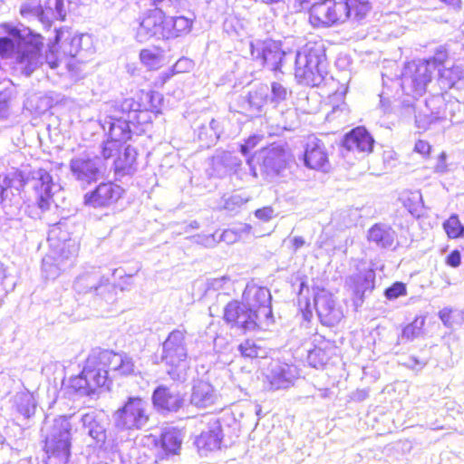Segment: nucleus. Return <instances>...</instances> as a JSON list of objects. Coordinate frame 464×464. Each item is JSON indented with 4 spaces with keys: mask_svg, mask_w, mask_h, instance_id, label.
<instances>
[{
    "mask_svg": "<svg viewBox=\"0 0 464 464\" xmlns=\"http://www.w3.org/2000/svg\"><path fill=\"white\" fill-rule=\"evenodd\" d=\"M134 368L132 359L127 354L103 350L92 352L89 355L82 372L89 386L92 388V394L95 395L99 389L109 388L111 382L109 378V372L129 375L134 372Z\"/></svg>",
    "mask_w": 464,
    "mask_h": 464,
    "instance_id": "1",
    "label": "nucleus"
},
{
    "mask_svg": "<svg viewBox=\"0 0 464 464\" xmlns=\"http://www.w3.org/2000/svg\"><path fill=\"white\" fill-rule=\"evenodd\" d=\"M235 234L238 237V240L250 235L252 227L248 224H238L232 227Z\"/></svg>",
    "mask_w": 464,
    "mask_h": 464,
    "instance_id": "59",
    "label": "nucleus"
},
{
    "mask_svg": "<svg viewBox=\"0 0 464 464\" xmlns=\"http://www.w3.org/2000/svg\"><path fill=\"white\" fill-rule=\"evenodd\" d=\"M448 59V53L445 49L442 47L439 48L434 56L428 60H422L423 63H429V70L431 73L434 72L435 70L439 71V68H443V66H446Z\"/></svg>",
    "mask_w": 464,
    "mask_h": 464,
    "instance_id": "45",
    "label": "nucleus"
},
{
    "mask_svg": "<svg viewBox=\"0 0 464 464\" xmlns=\"http://www.w3.org/2000/svg\"><path fill=\"white\" fill-rule=\"evenodd\" d=\"M447 154L442 151L438 158L437 163L434 166V172L438 174H443L448 171V165L446 163Z\"/></svg>",
    "mask_w": 464,
    "mask_h": 464,
    "instance_id": "57",
    "label": "nucleus"
},
{
    "mask_svg": "<svg viewBox=\"0 0 464 464\" xmlns=\"http://www.w3.org/2000/svg\"><path fill=\"white\" fill-rule=\"evenodd\" d=\"M238 351L245 358L264 357L266 351L253 340H246L238 345Z\"/></svg>",
    "mask_w": 464,
    "mask_h": 464,
    "instance_id": "43",
    "label": "nucleus"
},
{
    "mask_svg": "<svg viewBox=\"0 0 464 464\" xmlns=\"http://www.w3.org/2000/svg\"><path fill=\"white\" fill-rule=\"evenodd\" d=\"M230 282V278L228 276H221L213 278L209 281L208 285L215 291H219L225 289V285Z\"/></svg>",
    "mask_w": 464,
    "mask_h": 464,
    "instance_id": "56",
    "label": "nucleus"
},
{
    "mask_svg": "<svg viewBox=\"0 0 464 464\" xmlns=\"http://www.w3.org/2000/svg\"><path fill=\"white\" fill-rule=\"evenodd\" d=\"M334 0H324L321 2L314 3L313 6H310V22L314 26H329L340 20L336 13H334Z\"/></svg>",
    "mask_w": 464,
    "mask_h": 464,
    "instance_id": "30",
    "label": "nucleus"
},
{
    "mask_svg": "<svg viewBox=\"0 0 464 464\" xmlns=\"http://www.w3.org/2000/svg\"><path fill=\"white\" fill-rule=\"evenodd\" d=\"M55 41L60 44L64 56L78 58L84 62L90 54L93 53L92 38L89 34H74L68 28H55Z\"/></svg>",
    "mask_w": 464,
    "mask_h": 464,
    "instance_id": "10",
    "label": "nucleus"
},
{
    "mask_svg": "<svg viewBox=\"0 0 464 464\" xmlns=\"http://www.w3.org/2000/svg\"><path fill=\"white\" fill-rule=\"evenodd\" d=\"M244 200L239 195H232L225 200L224 208L233 211L237 207L243 205Z\"/></svg>",
    "mask_w": 464,
    "mask_h": 464,
    "instance_id": "55",
    "label": "nucleus"
},
{
    "mask_svg": "<svg viewBox=\"0 0 464 464\" xmlns=\"http://www.w3.org/2000/svg\"><path fill=\"white\" fill-rule=\"evenodd\" d=\"M284 116H285L286 120L285 121V124L283 128L285 130H291L294 128L295 125V119L296 118V112L295 110H287L285 112L283 113Z\"/></svg>",
    "mask_w": 464,
    "mask_h": 464,
    "instance_id": "62",
    "label": "nucleus"
},
{
    "mask_svg": "<svg viewBox=\"0 0 464 464\" xmlns=\"http://www.w3.org/2000/svg\"><path fill=\"white\" fill-rule=\"evenodd\" d=\"M223 434L222 428L218 419L212 418L208 423V427L196 439L195 444L200 454H207L220 449Z\"/></svg>",
    "mask_w": 464,
    "mask_h": 464,
    "instance_id": "26",
    "label": "nucleus"
},
{
    "mask_svg": "<svg viewBox=\"0 0 464 464\" xmlns=\"http://www.w3.org/2000/svg\"><path fill=\"white\" fill-rule=\"evenodd\" d=\"M194 238L197 243L204 245L207 247H213L217 243L214 234L208 236L197 235Z\"/></svg>",
    "mask_w": 464,
    "mask_h": 464,
    "instance_id": "60",
    "label": "nucleus"
},
{
    "mask_svg": "<svg viewBox=\"0 0 464 464\" xmlns=\"http://www.w3.org/2000/svg\"><path fill=\"white\" fill-rule=\"evenodd\" d=\"M344 11L348 9L347 13L351 12V18L354 21H362L366 17L372 9V5L367 0H346V6H341Z\"/></svg>",
    "mask_w": 464,
    "mask_h": 464,
    "instance_id": "39",
    "label": "nucleus"
},
{
    "mask_svg": "<svg viewBox=\"0 0 464 464\" xmlns=\"http://www.w3.org/2000/svg\"><path fill=\"white\" fill-rule=\"evenodd\" d=\"M307 359L309 363L314 368L323 366L326 361L324 352L320 348L310 351Z\"/></svg>",
    "mask_w": 464,
    "mask_h": 464,
    "instance_id": "52",
    "label": "nucleus"
},
{
    "mask_svg": "<svg viewBox=\"0 0 464 464\" xmlns=\"http://www.w3.org/2000/svg\"><path fill=\"white\" fill-rule=\"evenodd\" d=\"M42 47V37L39 34L29 38L19 36L15 40L0 37V54L4 56L13 53L14 70L25 76H30L44 63Z\"/></svg>",
    "mask_w": 464,
    "mask_h": 464,
    "instance_id": "3",
    "label": "nucleus"
},
{
    "mask_svg": "<svg viewBox=\"0 0 464 464\" xmlns=\"http://www.w3.org/2000/svg\"><path fill=\"white\" fill-rule=\"evenodd\" d=\"M406 295L407 287L402 282H395L384 291V296L390 301L405 296Z\"/></svg>",
    "mask_w": 464,
    "mask_h": 464,
    "instance_id": "49",
    "label": "nucleus"
},
{
    "mask_svg": "<svg viewBox=\"0 0 464 464\" xmlns=\"http://www.w3.org/2000/svg\"><path fill=\"white\" fill-rule=\"evenodd\" d=\"M397 234L391 226L377 223L367 233V239L380 248H390L393 246Z\"/></svg>",
    "mask_w": 464,
    "mask_h": 464,
    "instance_id": "33",
    "label": "nucleus"
},
{
    "mask_svg": "<svg viewBox=\"0 0 464 464\" xmlns=\"http://www.w3.org/2000/svg\"><path fill=\"white\" fill-rule=\"evenodd\" d=\"M121 147V145L120 143H117V141L111 140L110 139L104 141L102 145L101 151L103 158L102 161L109 160L118 154Z\"/></svg>",
    "mask_w": 464,
    "mask_h": 464,
    "instance_id": "51",
    "label": "nucleus"
},
{
    "mask_svg": "<svg viewBox=\"0 0 464 464\" xmlns=\"http://www.w3.org/2000/svg\"><path fill=\"white\" fill-rule=\"evenodd\" d=\"M20 12L23 16L35 18L45 28L51 26L53 19L64 20L66 16L63 0H47L44 8L36 2L25 3L21 6Z\"/></svg>",
    "mask_w": 464,
    "mask_h": 464,
    "instance_id": "15",
    "label": "nucleus"
},
{
    "mask_svg": "<svg viewBox=\"0 0 464 464\" xmlns=\"http://www.w3.org/2000/svg\"><path fill=\"white\" fill-rule=\"evenodd\" d=\"M123 189L113 182H102L83 197L84 205L97 208H107L116 203L122 196Z\"/></svg>",
    "mask_w": 464,
    "mask_h": 464,
    "instance_id": "18",
    "label": "nucleus"
},
{
    "mask_svg": "<svg viewBox=\"0 0 464 464\" xmlns=\"http://www.w3.org/2000/svg\"><path fill=\"white\" fill-rule=\"evenodd\" d=\"M291 93L282 83L274 82L271 84V102L274 103H280L285 101Z\"/></svg>",
    "mask_w": 464,
    "mask_h": 464,
    "instance_id": "48",
    "label": "nucleus"
},
{
    "mask_svg": "<svg viewBox=\"0 0 464 464\" xmlns=\"http://www.w3.org/2000/svg\"><path fill=\"white\" fill-rule=\"evenodd\" d=\"M193 65L192 60L182 57L173 65V71L175 73L189 72L193 68Z\"/></svg>",
    "mask_w": 464,
    "mask_h": 464,
    "instance_id": "53",
    "label": "nucleus"
},
{
    "mask_svg": "<svg viewBox=\"0 0 464 464\" xmlns=\"http://www.w3.org/2000/svg\"><path fill=\"white\" fill-rule=\"evenodd\" d=\"M295 75L298 82L315 87L328 75V63L322 41H309L295 55Z\"/></svg>",
    "mask_w": 464,
    "mask_h": 464,
    "instance_id": "2",
    "label": "nucleus"
},
{
    "mask_svg": "<svg viewBox=\"0 0 464 464\" xmlns=\"http://www.w3.org/2000/svg\"><path fill=\"white\" fill-rule=\"evenodd\" d=\"M314 306L321 323L326 326H334L343 316L342 309L328 293L317 294L314 296Z\"/></svg>",
    "mask_w": 464,
    "mask_h": 464,
    "instance_id": "24",
    "label": "nucleus"
},
{
    "mask_svg": "<svg viewBox=\"0 0 464 464\" xmlns=\"http://www.w3.org/2000/svg\"><path fill=\"white\" fill-rule=\"evenodd\" d=\"M152 402L158 411L176 412L183 406L184 398L179 392L160 385L152 393Z\"/></svg>",
    "mask_w": 464,
    "mask_h": 464,
    "instance_id": "25",
    "label": "nucleus"
},
{
    "mask_svg": "<svg viewBox=\"0 0 464 464\" xmlns=\"http://www.w3.org/2000/svg\"><path fill=\"white\" fill-rule=\"evenodd\" d=\"M213 162L215 166L221 164L226 169H232L233 167L239 165L240 160L229 152H223L221 155L215 157Z\"/></svg>",
    "mask_w": 464,
    "mask_h": 464,
    "instance_id": "50",
    "label": "nucleus"
},
{
    "mask_svg": "<svg viewBox=\"0 0 464 464\" xmlns=\"http://www.w3.org/2000/svg\"><path fill=\"white\" fill-rule=\"evenodd\" d=\"M443 227L451 238H457L464 235V226L460 223L457 215H451L443 223Z\"/></svg>",
    "mask_w": 464,
    "mask_h": 464,
    "instance_id": "44",
    "label": "nucleus"
},
{
    "mask_svg": "<svg viewBox=\"0 0 464 464\" xmlns=\"http://www.w3.org/2000/svg\"><path fill=\"white\" fill-rule=\"evenodd\" d=\"M304 163L309 169L327 171L330 163L325 145L322 140L314 136L308 137L304 148Z\"/></svg>",
    "mask_w": 464,
    "mask_h": 464,
    "instance_id": "23",
    "label": "nucleus"
},
{
    "mask_svg": "<svg viewBox=\"0 0 464 464\" xmlns=\"http://www.w3.org/2000/svg\"><path fill=\"white\" fill-rule=\"evenodd\" d=\"M439 79L448 88H451L462 78L463 71L460 66L450 65L439 68Z\"/></svg>",
    "mask_w": 464,
    "mask_h": 464,
    "instance_id": "40",
    "label": "nucleus"
},
{
    "mask_svg": "<svg viewBox=\"0 0 464 464\" xmlns=\"http://www.w3.org/2000/svg\"><path fill=\"white\" fill-rule=\"evenodd\" d=\"M221 127L218 121L212 119L208 123L202 124L198 130V138L206 146L214 145L219 139Z\"/></svg>",
    "mask_w": 464,
    "mask_h": 464,
    "instance_id": "35",
    "label": "nucleus"
},
{
    "mask_svg": "<svg viewBox=\"0 0 464 464\" xmlns=\"http://www.w3.org/2000/svg\"><path fill=\"white\" fill-rule=\"evenodd\" d=\"M461 262V255L459 250H453L448 255L446 264L451 267H458Z\"/></svg>",
    "mask_w": 464,
    "mask_h": 464,
    "instance_id": "61",
    "label": "nucleus"
},
{
    "mask_svg": "<svg viewBox=\"0 0 464 464\" xmlns=\"http://www.w3.org/2000/svg\"><path fill=\"white\" fill-rule=\"evenodd\" d=\"M140 59L141 63L150 70L157 69L160 66V55L151 50H141L140 53Z\"/></svg>",
    "mask_w": 464,
    "mask_h": 464,
    "instance_id": "46",
    "label": "nucleus"
},
{
    "mask_svg": "<svg viewBox=\"0 0 464 464\" xmlns=\"http://www.w3.org/2000/svg\"><path fill=\"white\" fill-rule=\"evenodd\" d=\"M296 369L293 365L282 362L272 363L266 380L270 389H286L293 384L295 378Z\"/></svg>",
    "mask_w": 464,
    "mask_h": 464,
    "instance_id": "29",
    "label": "nucleus"
},
{
    "mask_svg": "<svg viewBox=\"0 0 464 464\" xmlns=\"http://www.w3.org/2000/svg\"><path fill=\"white\" fill-rule=\"evenodd\" d=\"M430 145L425 140H418L415 143L414 150L423 156L429 155L430 151Z\"/></svg>",
    "mask_w": 464,
    "mask_h": 464,
    "instance_id": "64",
    "label": "nucleus"
},
{
    "mask_svg": "<svg viewBox=\"0 0 464 464\" xmlns=\"http://www.w3.org/2000/svg\"><path fill=\"white\" fill-rule=\"evenodd\" d=\"M78 247L74 243L63 242L52 249L42 261V274L45 279L54 280L62 272L75 264Z\"/></svg>",
    "mask_w": 464,
    "mask_h": 464,
    "instance_id": "6",
    "label": "nucleus"
},
{
    "mask_svg": "<svg viewBox=\"0 0 464 464\" xmlns=\"http://www.w3.org/2000/svg\"><path fill=\"white\" fill-rule=\"evenodd\" d=\"M14 404L16 411L25 418H29L34 412L35 401L28 391L17 392L14 397Z\"/></svg>",
    "mask_w": 464,
    "mask_h": 464,
    "instance_id": "38",
    "label": "nucleus"
},
{
    "mask_svg": "<svg viewBox=\"0 0 464 464\" xmlns=\"http://www.w3.org/2000/svg\"><path fill=\"white\" fill-rule=\"evenodd\" d=\"M250 52L253 59L260 61L270 70H281L285 53L282 50L280 42L256 39L250 42Z\"/></svg>",
    "mask_w": 464,
    "mask_h": 464,
    "instance_id": "14",
    "label": "nucleus"
},
{
    "mask_svg": "<svg viewBox=\"0 0 464 464\" xmlns=\"http://www.w3.org/2000/svg\"><path fill=\"white\" fill-rule=\"evenodd\" d=\"M70 170L72 178L85 187L102 178L106 168L101 158L82 154L70 160Z\"/></svg>",
    "mask_w": 464,
    "mask_h": 464,
    "instance_id": "9",
    "label": "nucleus"
},
{
    "mask_svg": "<svg viewBox=\"0 0 464 464\" xmlns=\"http://www.w3.org/2000/svg\"><path fill=\"white\" fill-rule=\"evenodd\" d=\"M145 102H140L130 98L125 99L119 105V109L122 114H126L125 120L130 121H136L138 123H142L149 121L147 113L149 111L158 113L159 103L160 101V93L150 92L143 95Z\"/></svg>",
    "mask_w": 464,
    "mask_h": 464,
    "instance_id": "17",
    "label": "nucleus"
},
{
    "mask_svg": "<svg viewBox=\"0 0 464 464\" xmlns=\"http://www.w3.org/2000/svg\"><path fill=\"white\" fill-rule=\"evenodd\" d=\"M68 388L79 396H93L92 388L89 386L82 371L79 375L70 379Z\"/></svg>",
    "mask_w": 464,
    "mask_h": 464,
    "instance_id": "42",
    "label": "nucleus"
},
{
    "mask_svg": "<svg viewBox=\"0 0 464 464\" xmlns=\"http://www.w3.org/2000/svg\"><path fill=\"white\" fill-rule=\"evenodd\" d=\"M110 120L105 121L108 124V136L109 139L121 145L122 142L130 140L131 137V130L130 128V121L125 120L123 116H110Z\"/></svg>",
    "mask_w": 464,
    "mask_h": 464,
    "instance_id": "34",
    "label": "nucleus"
},
{
    "mask_svg": "<svg viewBox=\"0 0 464 464\" xmlns=\"http://www.w3.org/2000/svg\"><path fill=\"white\" fill-rule=\"evenodd\" d=\"M72 425L67 416H59L52 421L46 420L42 432L44 435V450L49 457L67 463L71 455Z\"/></svg>",
    "mask_w": 464,
    "mask_h": 464,
    "instance_id": "5",
    "label": "nucleus"
},
{
    "mask_svg": "<svg viewBox=\"0 0 464 464\" xmlns=\"http://www.w3.org/2000/svg\"><path fill=\"white\" fill-rule=\"evenodd\" d=\"M244 301L252 310L258 314L260 321L265 326L274 323L270 291L266 287L247 285L243 294Z\"/></svg>",
    "mask_w": 464,
    "mask_h": 464,
    "instance_id": "16",
    "label": "nucleus"
},
{
    "mask_svg": "<svg viewBox=\"0 0 464 464\" xmlns=\"http://www.w3.org/2000/svg\"><path fill=\"white\" fill-rule=\"evenodd\" d=\"M269 94L267 85L260 84L250 91L247 95L238 98V106L242 112L249 116H258L263 111Z\"/></svg>",
    "mask_w": 464,
    "mask_h": 464,
    "instance_id": "27",
    "label": "nucleus"
},
{
    "mask_svg": "<svg viewBox=\"0 0 464 464\" xmlns=\"http://www.w3.org/2000/svg\"><path fill=\"white\" fill-rule=\"evenodd\" d=\"M257 314L246 302L231 301L226 305L223 317L231 327L247 332L266 327Z\"/></svg>",
    "mask_w": 464,
    "mask_h": 464,
    "instance_id": "13",
    "label": "nucleus"
},
{
    "mask_svg": "<svg viewBox=\"0 0 464 464\" xmlns=\"http://www.w3.org/2000/svg\"><path fill=\"white\" fill-rule=\"evenodd\" d=\"M424 322V318H416L411 324L406 325L402 330V339L412 340L420 335Z\"/></svg>",
    "mask_w": 464,
    "mask_h": 464,
    "instance_id": "47",
    "label": "nucleus"
},
{
    "mask_svg": "<svg viewBox=\"0 0 464 464\" xmlns=\"http://www.w3.org/2000/svg\"><path fill=\"white\" fill-rule=\"evenodd\" d=\"M220 241H224L227 244H232L238 240V237L235 234L232 228L226 229L219 237Z\"/></svg>",
    "mask_w": 464,
    "mask_h": 464,
    "instance_id": "63",
    "label": "nucleus"
},
{
    "mask_svg": "<svg viewBox=\"0 0 464 464\" xmlns=\"http://www.w3.org/2000/svg\"><path fill=\"white\" fill-rule=\"evenodd\" d=\"M33 188L35 194V201L42 211L50 209L53 200V190L59 186L54 184L50 173L43 169L34 173Z\"/></svg>",
    "mask_w": 464,
    "mask_h": 464,
    "instance_id": "20",
    "label": "nucleus"
},
{
    "mask_svg": "<svg viewBox=\"0 0 464 464\" xmlns=\"http://www.w3.org/2000/svg\"><path fill=\"white\" fill-rule=\"evenodd\" d=\"M73 288L80 295L93 291L96 295L106 298L105 293L109 292L111 286L108 278H105L99 270L92 268L76 277Z\"/></svg>",
    "mask_w": 464,
    "mask_h": 464,
    "instance_id": "21",
    "label": "nucleus"
},
{
    "mask_svg": "<svg viewBox=\"0 0 464 464\" xmlns=\"http://www.w3.org/2000/svg\"><path fill=\"white\" fill-rule=\"evenodd\" d=\"M80 421L83 431L92 438L99 448H102L107 439L108 420L102 412L90 411L82 415Z\"/></svg>",
    "mask_w": 464,
    "mask_h": 464,
    "instance_id": "22",
    "label": "nucleus"
},
{
    "mask_svg": "<svg viewBox=\"0 0 464 464\" xmlns=\"http://www.w3.org/2000/svg\"><path fill=\"white\" fill-rule=\"evenodd\" d=\"M218 398L216 390L209 382L198 381L191 390L190 403L198 409H206L214 405Z\"/></svg>",
    "mask_w": 464,
    "mask_h": 464,
    "instance_id": "31",
    "label": "nucleus"
},
{
    "mask_svg": "<svg viewBox=\"0 0 464 464\" xmlns=\"http://www.w3.org/2000/svg\"><path fill=\"white\" fill-rule=\"evenodd\" d=\"M274 209L271 207H265L256 209L255 212L256 217L263 221H269L274 217Z\"/></svg>",
    "mask_w": 464,
    "mask_h": 464,
    "instance_id": "58",
    "label": "nucleus"
},
{
    "mask_svg": "<svg viewBox=\"0 0 464 464\" xmlns=\"http://www.w3.org/2000/svg\"><path fill=\"white\" fill-rule=\"evenodd\" d=\"M290 160L291 154L283 145L273 144L260 150L248 163L256 161L266 176L275 177L286 168Z\"/></svg>",
    "mask_w": 464,
    "mask_h": 464,
    "instance_id": "11",
    "label": "nucleus"
},
{
    "mask_svg": "<svg viewBox=\"0 0 464 464\" xmlns=\"http://www.w3.org/2000/svg\"><path fill=\"white\" fill-rule=\"evenodd\" d=\"M375 272L365 262L360 261L356 265L355 272L345 279V285L361 301L367 291L374 288Z\"/></svg>",
    "mask_w": 464,
    "mask_h": 464,
    "instance_id": "19",
    "label": "nucleus"
},
{
    "mask_svg": "<svg viewBox=\"0 0 464 464\" xmlns=\"http://www.w3.org/2000/svg\"><path fill=\"white\" fill-rule=\"evenodd\" d=\"M149 404L140 397H130L114 414L115 424L122 430H140L149 421Z\"/></svg>",
    "mask_w": 464,
    "mask_h": 464,
    "instance_id": "7",
    "label": "nucleus"
},
{
    "mask_svg": "<svg viewBox=\"0 0 464 464\" xmlns=\"http://www.w3.org/2000/svg\"><path fill=\"white\" fill-rule=\"evenodd\" d=\"M11 183L12 180L7 176H0V204L3 205L5 218L14 222L17 227L20 225V203L19 201H15L14 204L9 203L12 201L9 198V194H13Z\"/></svg>",
    "mask_w": 464,
    "mask_h": 464,
    "instance_id": "32",
    "label": "nucleus"
},
{
    "mask_svg": "<svg viewBox=\"0 0 464 464\" xmlns=\"http://www.w3.org/2000/svg\"><path fill=\"white\" fill-rule=\"evenodd\" d=\"M374 140L364 127H357L347 133L343 140V148L347 151L358 154L370 153L373 148Z\"/></svg>",
    "mask_w": 464,
    "mask_h": 464,
    "instance_id": "28",
    "label": "nucleus"
},
{
    "mask_svg": "<svg viewBox=\"0 0 464 464\" xmlns=\"http://www.w3.org/2000/svg\"><path fill=\"white\" fill-rule=\"evenodd\" d=\"M44 60L52 69L59 67L62 63H64L68 67L70 66L66 62V56H64L63 50L60 48V44H56L55 38L53 39V43L48 45Z\"/></svg>",
    "mask_w": 464,
    "mask_h": 464,
    "instance_id": "41",
    "label": "nucleus"
},
{
    "mask_svg": "<svg viewBox=\"0 0 464 464\" xmlns=\"http://www.w3.org/2000/svg\"><path fill=\"white\" fill-rule=\"evenodd\" d=\"M192 19L182 15L169 18L165 17V25H168V29L171 34L169 38H175L180 34L189 33L192 27Z\"/></svg>",
    "mask_w": 464,
    "mask_h": 464,
    "instance_id": "37",
    "label": "nucleus"
},
{
    "mask_svg": "<svg viewBox=\"0 0 464 464\" xmlns=\"http://www.w3.org/2000/svg\"><path fill=\"white\" fill-rule=\"evenodd\" d=\"M168 28L161 8L150 9L140 18L135 37L140 43H146L152 38L169 39L171 34Z\"/></svg>",
    "mask_w": 464,
    "mask_h": 464,
    "instance_id": "12",
    "label": "nucleus"
},
{
    "mask_svg": "<svg viewBox=\"0 0 464 464\" xmlns=\"http://www.w3.org/2000/svg\"><path fill=\"white\" fill-rule=\"evenodd\" d=\"M334 13H336L338 17L340 15H342V17H340V20L338 21V23L339 22L343 23V22L346 21L347 19H350L351 12L347 13L348 9L343 11V9L341 7L342 5L346 6V0H334Z\"/></svg>",
    "mask_w": 464,
    "mask_h": 464,
    "instance_id": "54",
    "label": "nucleus"
},
{
    "mask_svg": "<svg viewBox=\"0 0 464 464\" xmlns=\"http://www.w3.org/2000/svg\"><path fill=\"white\" fill-rule=\"evenodd\" d=\"M161 361L172 380L186 381L188 363L185 331L176 329L169 333L162 344Z\"/></svg>",
    "mask_w": 464,
    "mask_h": 464,
    "instance_id": "4",
    "label": "nucleus"
},
{
    "mask_svg": "<svg viewBox=\"0 0 464 464\" xmlns=\"http://www.w3.org/2000/svg\"><path fill=\"white\" fill-rule=\"evenodd\" d=\"M137 152L134 148L128 145L123 152L118 153V157L113 160L114 171L129 174L136 161Z\"/></svg>",
    "mask_w": 464,
    "mask_h": 464,
    "instance_id": "36",
    "label": "nucleus"
},
{
    "mask_svg": "<svg viewBox=\"0 0 464 464\" xmlns=\"http://www.w3.org/2000/svg\"><path fill=\"white\" fill-rule=\"evenodd\" d=\"M429 66V63L421 60L412 61L404 65L401 75V86L405 94L421 96L425 92L432 78Z\"/></svg>",
    "mask_w": 464,
    "mask_h": 464,
    "instance_id": "8",
    "label": "nucleus"
}]
</instances>
